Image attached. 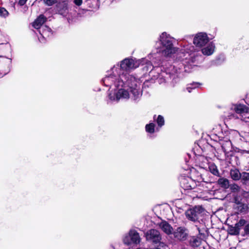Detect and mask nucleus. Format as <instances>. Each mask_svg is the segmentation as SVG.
I'll use <instances>...</instances> for the list:
<instances>
[{"label": "nucleus", "mask_w": 249, "mask_h": 249, "mask_svg": "<svg viewBox=\"0 0 249 249\" xmlns=\"http://www.w3.org/2000/svg\"><path fill=\"white\" fill-rule=\"evenodd\" d=\"M46 19L43 15H40L32 23L33 26L39 31L42 26H44L43 24L46 22Z\"/></svg>", "instance_id": "obj_13"}, {"label": "nucleus", "mask_w": 249, "mask_h": 249, "mask_svg": "<svg viewBox=\"0 0 249 249\" xmlns=\"http://www.w3.org/2000/svg\"><path fill=\"white\" fill-rule=\"evenodd\" d=\"M249 107L241 104H233L231 107L232 112L229 116L230 119H239L246 114L249 111Z\"/></svg>", "instance_id": "obj_4"}, {"label": "nucleus", "mask_w": 249, "mask_h": 249, "mask_svg": "<svg viewBox=\"0 0 249 249\" xmlns=\"http://www.w3.org/2000/svg\"><path fill=\"white\" fill-rule=\"evenodd\" d=\"M239 228L235 226H231L228 229V232L231 235H238L239 234Z\"/></svg>", "instance_id": "obj_22"}, {"label": "nucleus", "mask_w": 249, "mask_h": 249, "mask_svg": "<svg viewBox=\"0 0 249 249\" xmlns=\"http://www.w3.org/2000/svg\"><path fill=\"white\" fill-rule=\"evenodd\" d=\"M156 122L158 125L161 127L164 124V118L161 115H159L156 119Z\"/></svg>", "instance_id": "obj_25"}, {"label": "nucleus", "mask_w": 249, "mask_h": 249, "mask_svg": "<svg viewBox=\"0 0 249 249\" xmlns=\"http://www.w3.org/2000/svg\"><path fill=\"white\" fill-rule=\"evenodd\" d=\"M44 2L48 6H51L55 3L56 0H43Z\"/></svg>", "instance_id": "obj_31"}, {"label": "nucleus", "mask_w": 249, "mask_h": 249, "mask_svg": "<svg viewBox=\"0 0 249 249\" xmlns=\"http://www.w3.org/2000/svg\"><path fill=\"white\" fill-rule=\"evenodd\" d=\"M242 179L248 181L249 180V173L243 172L241 174V178Z\"/></svg>", "instance_id": "obj_29"}, {"label": "nucleus", "mask_w": 249, "mask_h": 249, "mask_svg": "<svg viewBox=\"0 0 249 249\" xmlns=\"http://www.w3.org/2000/svg\"><path fill=\"white\" fill-rule=\"evenodd\" d=\"M27 0H19L18 1V4L21 5V6H22L27 1Z\"/></svg>", "instance_id": "obj_34"}, {"label": "nucleus", "mask_w": 249, "mask_h": 249, "mask_svg": "<svg viewBox=\"0 0 249 249\" xmlns=\"http://www.w3.org/2000/svg\"><path fill=\"white\" fill-rule=\"evenodd\" d=\"M196 50L191 44H188L181 49L177 54L178 58L182 62L181 64L176 62L173 65L166 67L165 71H162L161 68H157L156 70L157 71H162L157 77L159 82L162 83L166 82L168 77L176 81L184 70L189 72L190 69L196 66L198 58L201 56L198 55L197 51H195Z\"/></svg>", "instance_id": "obj_2"}, {"label": "nucleus", "mask_w": 249, "mask_h": 249, "mask_svg": "<svg viewBox=\"0 0 249 249\" xmlns=\"http://www.w3.org/2000/svg\"><path fill=\"white\" fill-rule=\"evenodd\" d=\"M144 234L146 240L154 244L160 243L161 240V235L160 231L155 229H150Z\"/></svg>", "instance_id": "obj_7"}, {"label": "nucleus", "mask_w": 249, "mask_h": 249, "mask_svg": "<svg viewBox=\"0 0 249 249\" xmlns=\"http://www.w3.org/2000/svg\"><path fill=\"white\" fill-rule=\"evenodd\" d=\"M73 2L75 5L80 6L83 3V0H73Z\"/></svg>", "instance_id": "obj_32"}, {"label": "nucleus", "mask_w": 249, "mask_h": 249, "mask_svg": "<svg viewBox=\"0 0 249 249\" xmlns=\"http://www.w3.org/2000/svg\"><path fill=\"white\" fill-rule=\"evenodd\" d=\"M244 231L246 234H249V224H248L245 226Z\"/></svg>", "instance_id": "obj_33"}, {"label": "nucleus", "mask_w": 249, "mask_h": 249, "mask_svg": "<svg viewBox=\"0 0 249 249\" xmlns=\"http://www.w3.org/2000/svg\"><path fill=\"white\" fill-rule=\"evenodd\" d=\"M42 38H47L52 35V31L49 27L44 25L38 31Z\"/></svg>", "instance_id": "obj_15"}, {"label": "nucleus", "mask_w": 249, "mask_h": 249, "mask_svg": "<svg viewBox=\"0 0 249 249\" xmlns=\"http://www.w3.org/2000/svg\"><path fill=\"white\" fill-rule=\"evenodd\" d=\"M174 38L166 32L162 33L160 36L159 41L156 43V52L153 51L148 57L151 61L156 62L160 61L161 56H168L174 53L177 49L174 46Z\"/></svg>", "instance_id": "obj_3"}, {"label": "nucleus", "mask_w": 249, "mask_h": 249, "mask_svg": "<svg viewBox=\"0 0 249 249\" xmlns=\"http://www.w3.org/2000/svg\"><path fill=\"white\" fill-rule=\"evenodd\" d=\"M199 232V236L192 237L190 242L193 246H198L201 242V240L205 238L206 228L205 224L202 222L199 223V225H196Z\"/></svg>", "instance_id": "obj_6"}, {"label": "nucleus", "mask_w": 249, "mask_h": 249, "mask_svg": "<svg viewBox=\"0 0 249 249\" xmlns=\"http://www.w3.org/2000/svg\"><path fill=\"white\" fill-rule=\"evenodd\" d=\"M230 189L233 192H238L240 191V187L236 184H231Z\"/></svg>", "instance_id": "obj_27"}, {"label": "nucleus", "mask_w": 249, "mask_h": 249, "mask_svg": "<svg viewBox=\"0 0 249 249\" xmlns=\"http://www.w3.org/2000/svg\"><path fill=\"white\" fill-rule=\"evenodd\" d=\"M200 85V84L198 83H193L188 85V86L186 88V89L189 92H191V89L198 87Z\"/></svg>", "instance_id": "obj_24"}, {"label": "nucleus", "mask_w": 249, "mask_h": 249, "mask_svg": "<svg viewBox=\"0 0 249 249\" xmlns=\"http://www.w3.org/2000/svg\"><path fill=\"white\" fill-rule=\"evenodd\" d=\"M155 125L153 123L146 124L145 126L146 131L150 133H153L155 132Z\"/></svg>", "instance_id": "obj_23"}, {"label": "nucleus", "mask_w": 249, "mask_h": 249, "mask_svg": "<svg viewBox=\"0 0 249 249\" xmlns=\"http://www.w3.org/2000/svg\"><path fill=\"white\" fill-rule=\"evenodd\" d=\"M220 143L221 145L222 149L226 154L231 150V143L229 140L221 141V142Z\"/></svg>", "instance_id": "obj_16"}, {"label": "nucleus", "mask_w": 249, "mask_h": 249, "mask_svg": "<svg viewBox=\"0 0 249 249\" xmlns=\"http://www.w3.org/2000/svg\"><path fill=\"white\" fill-rule=\"evenodd\" d=\"M230 175L231 178L234 180H238L241 178V174L237 169H231L230 171Z\"/></svg>", "instance_id": "obj_19"}, {"label": "nucleus", "mask_w": 249, "mask_h": 249, "mask_svg": "<svg viewBox=\"0 0 249 249\" xmlns=\"http://www.w3.org/2000/svg\"><path fill=\"white\" fill-rule=\"evenodd\" d=\"M236 205L234 206L235 209L239 213H246L248 210V206L247 204L242 203L240 202H237V200L235 199Z\"/></svg>", "instance_id": "obj_17"}, {"label": "nucleus", "mask_w": 249, "mask_h": 249, "mask_svg": "<svg viewBox=\"0 0 249 249\" xmlns=\"http://www.w3.org/2000/svg\"><path fill=\"white\" fill-rule=\"evenodd\" d=\"M39 40L40 41H42L41 40V38H39Z\"/></svg>", "instance_id": "obj_35"}, {"label": "nucleus", "mask_w": 249, "mask_h": 249, "mask_svg": "<svg viewBox=\"0 0 249 249\" xmlns=\"http://www.w3.org/2000/svg\"><path fill=\"white\" fill-rule=\"evenodd\" d=\"M141 65L146 71L151 70L152 73L153 66L151 62L145 58L136 59L132 57L126 58L119 64L112 67L107 71L102 79V83L109 89L114 90L113 93L108 95L111 101L118 102L120 100H128L130 98L135 102H138L142 96V90L139 79L127 73L134 70Z\"/></svg>", "instance_id": "obj_1"}, {"label": "nucleus", "mask_w": 249, "mask_h": 249, "mask_svg": "<svg viewBox=\"0 0 249 249\" xmlns=\"http://www.w3.org/2000/svg\"><path fill=\"white\" fill-rule=\"evenodd\" d=\"M204 212V209L200 206L189 209L185 212L187 218L192 221L196 222L202 217Z\"/></svg>", "instance_id": "obj_5"}, {"label": "nucleus", "mask_w": 249, "mask_h": 249, "mask_svg": "<svg viewBox=\"0 0 249 249\" xmlns=\"http://www.w3.org/2000/svg\"><path fill=\"white\" fill-rule=\"evenodd\" d=\"M214 44L213 42H210L206 47H205L201 49V52L204 55L209 56L214 53Z\"/></svg>", "instance_id": "obj_14"}, {"label": "nucleus", "mask_w": 249, "mask_h": 249, "mask_svg": "<svg viewBox=\"0 0 249 249\" xmlns=\"http://www.w3.org/2000/svg\"><path fill=\"white\" fill-rule=\"evenodd\" d=\"M209 171L213 175L219 176V171L217 166L214 164H211L209 166Z\"/></svg>", "instance_id": "obj_21"}, {"label": "nucleus", "mask_w": 249, "mask_h": 249, "mask_svg": "<svg viewBox=\"0 0 249 249\" xmlns=\"http://www.w3.org/2000/svg\"><path fill=\"white\" fill-rule=\"evenodd\" d=\"M157 226L167 235L173 233V229L172 227L166 221H161L157 223Z\"/></svg>", "instance_id": "obj_12"}, {"label": "nucleus", "mask_w": 249, "mask_h": 249, "mask_svg": "<svg viewBox=\"0 0 249 249\" xmlns=\"http://www.w3.org/2000/svg\"><path fill=\"white\" fill-rule=\"evenodd\" d=\"M246 224V221L244 219H240L238 222H237L234 225L236 228H239L240 231V228Z\"/></svg>", "instance_id": "obj_28"}, {"label": "nucleus", "mask_w": 249, "mask_h": 249, "mask_svg": "<svg viewBox=\"0 0 249 249\" xmlns=\"http://www.w3.org/2000/svg\"><path fill=\"white\" fill-rule=\"evenodd\" d=\"M58 12L63 16H66L68 13V5L65 2H63L59 4L58 6Z\"/></svg>", "instance_id": "obj_18"}, {"label": "nucleus", "mask_w": 249, "mask_h": 249, "mask_svg": "<svg viewBox=\"0 0 249 249\" xmlns=\"http://www.w3.org/2000/svg\"><path fill=\"white\" fill-rule=\"evenodd\" d=\"M8 11L4 8L0 7V16L6 17L8 15Z\"/></svg>", "instance_id": "obj_26"}, {"label": "nucleus", "mask_w": 249, "mask_h": 249, "mask_svg": "<svg viewBox=\"0 0 249 249\" xmlns=\"http://www.w3.org/2000/svg\"><path fill=\"white\" fill-rule=\"evenodd\" d=\"M172 233L177 240L184 241L188 237V231L185 227H179L177 228Z\"/></svg>", "instance_id": "obj_10"}, {"label": "nucleus", "mask_w": 249, "mask_h": 249, "mask_svg": "<svg viewBox=\"0 0 249 249\" xmlns=\"http://www.w3.org/2000/svg\"><path fill=\"white\" fill-rule=\"evenodd\" d=\"M240 120L245 122H249V108L248 112L244 115Z\"/></svg>", "instance_id": "obj_30"}, {"label": "nucleus", "mask_w": 249, "mask_h": 249, "mask_svg": "<svg viewBox=\"0 0 249 249\" xmlns=\"http://www.w3.org/2000/svg\"><path fill=\"white\" fill-rule=\"evenodd\" d=\"M123 241L125 244L128 245L131 244H138L141 241V238L136 231L131 230L128 233L124 236Z\"/></svg>", "instance_id": "obj_9"}, {"label": "nucleus", "mask_w": 249, "mask_h": 249, "mask_svg": "<svg viewBox=\"0 0 249 249\" xmlns=\"http://www.w3.org/2000/svg\"><path fill=\"white\" fill-rule=\"evenodd\" d=\"M218 183L221 187L225 189H228L230 187L229 180L224 178H220L218 180Z\"/></svg>", "instance_id": "obj_20"}, {"label": "nucleus", "mask_w": 249, "mask_h": 249, "mask_svg": "<svg viewBox=\"0 0 249 249\" xmlns=\"http://www.w3.org/2000/svg\"><path fill=\"white\" fill-rule=\"evenodd\" d=\"M181 187L185 190L195 189L196 184V182L189 177H181L180 178Z\"/></svg>", "instance_id": "obj_11"}, {"label": "nucleus", "mask_w": 249, "mask_h": 249, "mask_svg": "<svg viewBox=\"0 0 249 249\" xmlns=\"http://www.w3.org/2000/svg\"><path fill=\"white\" fill-rule=\"evenodd\" d=\"M209 41V38L206 33L200 32L196 34L193 38V43L197 47L202 48Z\"/></svg>", "instance_id": "obj_8"}]
</instances>
